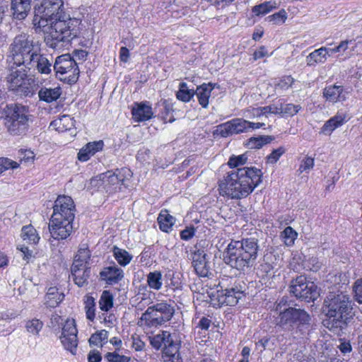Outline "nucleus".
I'll return each instance as SVG.
<instances>
[{
  "label": "nucleus",
  "instance_id": "obj_42",
  "mask_svg": "<svg viewBox=\"0 0 362 362\" xmlns=\"http://www.w3.org/2000/svg\"><path fill=\"white\" fill-rule=\"evenodd\" d=\"M113 306V296L108 291L102 293L99 300V307L103 311H108Z\"/></svg>",
  "mask_w": 362,
  "mask_h": 362
},
{
  "label": "nucleus",
  "instance_id": "obj_41",
  "mask_svg": "<svg viewBox=\"0 0 362 362\" xmlns=\"http://www.w3.org/2000/svg\"><path fill=\"white\" fill-rule=\"evenodd\" d=\"M194 95V90L189 89L186 83L182 82L179 85V90L176 93L177 98L182 102H189Z\"/></svg>",
  "mask_w": 362,
  "mask_h": 362
},
{
  "label": "nucleus",
  "instance_id": "obj_19",
  "mask_svg": "<svg viewBox=\"0 0 362 362\" xmlns=\"http://www.w3.org/2000/svg\"><path fill=\"white\" fill-rule=\"evenodd\" d=\"M248 121L242 118L231 119L218 125V130L222 137L238 134L248 131Z\"/></svg>",
  "mask_w": 362,
  "mask_h": 362
},
{
  "label": "nucleus",
  "instance_id": "obj_64",
  "mask_svg": "<svg viewBox=\"0 0 362 362\" xmlns=\"http://www.w3.org/2000/svg\"><path fill=\"white\" fill-rule=\"evenodd\" d=\"M267 55V50L264 46L260 47L259 49H257V51H255L253 54L255 60H257L259 59L263 58Z\"/></svg>",
  "mask_w": 362,
  "mask_h": 362
},
{
  "label": "nucleus",
  "instance_id": "obj_20",
  "mask_svg": "<svg viewBox=\"0 0 362 362\" xmlns=\"http://www.w3.org/2000/svg\"><path fill=\"white\" fill-rule=\"evenodd\" d=\"M243 292L233 288L216 291V293H211V298L216 300L220 305L233 306L236 305L238 300L243 296Z\"/></svg>",
  "mask_w": 362,
  "mask_h": 362
},
{
  "label": "nucleus",
  "instance_id": "obj_17",
  "mask_svg": "<svg viewBox=\"0 0 362 362\" xmlns=\"http://www.w3.org/2000/svg\"><path fill=\"white\" fill-rule=\"evenodd\" d=\"M24 67L28 70H36L42 75H49L52 72L53 65L52 60L46 54L41 52L40 47H39L38 49L28 61V64H25Z\"/></svg>",
  "mask_w": 362,
  "mask_h": 362
},
{
  "label": "nucleus",
  "instance_id": "obj_22",
  "mask_svg": "<svg viewBox=\"0 0 362 362\" xmlns=\"http://www.w3.org/2000/svg\"><path fill=\"white\" fill-rule=\"evenodd\" d=\"M101 279L107 283L112 284L120 281L124 278V272L117 266L105 267L100 273Z\"/></svg>",
  "mask_w": 362,
  "mask_h": 362
},
{
  "label": "nucleus",
  "instance_id": "obj_58",
  "mask_svg": "<svg viewBox=\"0 0 362 362\" xmlns=\"http://www.w3.org/2000/svg\"><path fill=\"white\" fill-rule=\"evenodd\" d=\"M17 248L20 250L21 256L27 262H28L33 257V251L28 250L27 247L21 246V247H18Z\"/></svg>",
  "mask_w": 362,
  "mask_h": 362
},
{
  "label": "nucleus",
  "instance_id": "obj_57",
  "mask_svg": "<svg viewBox=\"0 0 362 362\" xmlns=\"http://www.w3.org/2000/svg\"><path fill=\"white\" fill-rule=\"evenodd\" d=\"M195 229L194 227H187L180 233V238L184 240H188L194 235Z\"/></svg>",
  "mask_w": 362,
  "mask_h": 362
},
{
  "label": "nucleus",
  "instance_id": "obj_23",
  "mask_svg": "<svg viewBox=\"0 0 362 362\" xmlns=\"http://www.w3.org/2000/svg\"><path fill=\"white\" fill-rule=\"evenodd\" d=\"M104 144L102 140L89 142L84 147L80 149L78 153V159L80 161H87L95 153L102 151Z\"/></svg>",
  "mask_w": 362,
  "mask_h": 362
},
{
  "label": "nucleus",
  "instance_id": "obj_60",
  "mask_svg": "<svg viewBox=\"0 0 362 362\" xmlns=\"http://www.w3.org/2000/svg\"><path fill=\"white\" fill-rule=\"evenodd\" d=\"M130 54L129 49L126 47H122L119 50V59L123 62H128Z\"/></svg>",
  "mask_w": 362,
  "mask_h": 362
},
{
  "label": "nucleus",
  "instance_id": "obj_35",
  "mask_svg": "<svg viewBox=\"0 0 362 362\" xmlns=\"http://www.w3.org/2000/svg\"><path fill=\"white\" fill-rule=\"evenodd\" d=\"M112 252L115 259L122 267L127 266L132 260L133 256L129 252L124 249L118 247L117 246L113 247Z\"/></svg>",
  "mask_w": 362,
  "mask_h": 362
},
{
  "label": "nucleus",
  "instance_id": "obj_34",
  "mask_svg": "<svg viewBox=\"0 0 362 362\" xmlns=\"http://www.w3.org/2000/svg\"><path fill=\"white\" fill-rule=\"evenodd\" d=\"M175 221V218L167 210H162L158 217L160 229L163 232L168 233L171 230Z\"/></svg>",
  "mask_w": 362,
  "mask_h": 362
},
{
  "label": "nucleus",
  "instance_id": "obj_26",
  "mask_svg": "<svg viewBox=\"0 0 362 362\" xmlns=\"http://www.w3.org/2000/svg\"><path fill=\"white\" fill-rule=\"evenodd\" d=\"M329 55V49L322 47L310 53L306 57L307 65L315 66L317 64H323L326 62Z\"/></svg>",
  "mask_w": 362,
  "mask_h": 362
},
{
  "label": "nucleus",
  "instance_id": "obj_59",
  "mask_svg": "<svg viewBox=\"0 0 362 362\" xmlns=\"http://www.w3.org/2000/svg\"><path fill=\"white\" fill-rule=\"evenodd\" d=\"M73 58L76 61H83L88 56V52L83 49H76L73 52Z\"/></svg>",
  "mask_w": 362,
  "mask_h": 362
},
{
  "label": "nucleus",
  "instance_id": "obj_43",
  "mask_svg": "<svg viewBox=\"0 0 362 362\" xmlns=\"http://www.w3.org/2000/svg\"><path fill=\"white\" fill-rule=\"evenodd\" d=\"M298 237L297 232L291 226H287L281 232V238L287 246H292Z\"/></svg>",
  "mask_w": 362,
  "mask_h": 362
},
{
  "label": "nucleus",
  "instance_id": "obj_63",
  "mask_svg": "<svg viewBox=\"0 0 362 362\" xmlns=\"http://www.w3.org/2000/svg\"><path fill=\"white\" fill-rule=\"evenodd\" d=\"M132 347L137 351H141L145 347V343L138 337H133Z\"/></svg>",
  "mask_w": 362,
  "mask_h": 362
},
{
  "label": "nucleus",
  "instance_id": "obj_36",
  "mask_svg": "<svg viewBox=\"0 0 362 362\" xmlns=\"http://www.w3.org/2000/svg\"><path fill=\"white\" fill-rule=\"evenodd\" d=\"M21 238L30 244H37L40 240V236L36 229L32 225L25 226L21 229Z\"/></svg>",
  "mask_w": 362,
  "mask_h": 362
},
{
  "label": "nucleus",
  "instance_id": "obj_27",
  "mask_svg": "<svg viewBox=\"0 0 362 362\" xmlns=\"http://www.w3.org/2000/svg\"><path fill=\"white\" fill-rule=\"evenodd\" d=\"M214 88V86H213L211 83H203L202 85L198 86L194 91V95H197L199 103L202 105V107L206 108L208 107L209 99Z\"/></svg>",
  "mask_w": 362,
  "mask_h": 362
},
{
  "label": "nucleus",
  "instance_id": "obj_16",
  "mask_svg": "<svg viewBox=\"0 0 362 362\" xmlns=\"http://www.w3.org/2000/svg\"><path fill=\"white\" fill-rule=\"evenodd\" d=\"M77 334L75 320H67L62 327L60 339L64 348L74 355L76 354L78 346Z\"/></svg>",
  "mask_w": 362,
  "mask_h": 362
},
{
  "label": "nucleus",
  "instance_id": "obj_4",
  "mask_svg": "<svg viewBox=\"0 0 362 362\" xmlns=\"http://www.w3.org/2000/svg\"><path fill=\"white\" fill-rule=\"evenodd\" d=\"M352 310L351 300L343 293L330 292L324 300V312L328 318L327 327L341 328Z\"/></svg>",
  "mask_w": 362,
  "mask_h": 362
},
{
  "label": "nucleus",
  "instance_id": "obj_52",
  "mask_svg": "<svg viewBox=\"0 0 362 362\" xmlns=\"http://www.w3.org/2000/svg\"><path fill=\"white\" fill-rule=\"evenodd\" d=\"M105 358L108 362H129L130 361L129 357L119 355L116 351L107 353Z\"/></svg>",
  "mask_w": 362,
  "mask_h": 362
},
{
  "label": "nucleus",
  "instance_id": "obj_50",
  "mask_svg": "<svg viewBox=\"0 0 362 362\" xmlns=\"http://www.w3.org/2000/svg\"><path fill=\"white\" fill-rule=\"evenodd\" d=\"M281 112L280 114H284L288 116H293L301 109V107L298 105L294 104H286L284 105L283 104H280Z\"/></svg>",
  "mask_w": 362,
  "mask_h": 362
},
{
  "label": "nucleus",
  "instance_id": "obj_18",
  "mask_svg": "<svg viewBox=\"0 0 362 362\" xmlns=\"http://www.w3.org/2000/svg\"><path fill=\"white\" fill-rule=\"evenodd\" d=\"M72 222L73 220L51 218L48 226L51 236L59 240L67 238L73 230Z\"/></svg>",
  "mask_w": 362,
  "mask_h": 362
},
{
  "label": "nucleus",
  "instance_id": "obj_15",
  "mask_svg": "<svg viewBox=\"0 0 362 362\" xmlns=\"http://www.w3.org/2000/svg\"><path fill=\"white\" fill-rule=\"evenodd\" d=\"M75 205L71 197L69 196H59L54 202L53 214L51 218L74 219Z\"/></svg>",
  "mask_w": 362,
  "mask_h": 362
},
{
  "label": "nucleus",
  "instance_id": "obj_51",
  "mask_svg": "<svg viewBox=\"0 0 362 362\" xmlns=\"http://www.w3.org/2000/svg\"><path fill=\"white\" fill-rule=\"evenodd\" d=\"M19 163L7 158H0V174L8 169H16Z\"/></svg>",
  "mask_w": 362,
  "mask_h": 362
},
{
  "label": "nucleus",
  "instance_id": "obj_54",
  "mask_svg": "<svg viewBox=\"0 0 362 362\" xmlns=\"http://www.w3.org/2000/svg\"><path fill=\"white\" fill-rule=\"evenodd\" d=\"M353 291L356 300L362 304V278L357 279L353 286Z\"/></svg>",
  "mask_w": 362,
  "mask_h": 362
},
{
  "label": "nucleus",
  "instance_id": "obj_2",
  "mask_svg": "<svg viewBox=\"0 0 362 362\" xmlns=\"http://www.w3.org/2000/svg\"><path fill=\"white\" fill-rule=\"evenodd\" d=\"M76 19L64 18L58 16L47 20L45 24L33 25L35 29L43 32L46 35L45 42L50 48L57 49L68 45L78 35Z\"/></svg>",
  "mask_w": 362,
  "mask_h": 362
},
{
  "label": "nucleus",
  "instance_id": "obj_53",
  "mask_svg": "<svg viewBox=\"0 0 362 362\" xmlns=\"http://www.w3.org/2000/svg\"><path fill=\"white\" fill-rule=\"evenodd\" d=\"M315 161L314 158L311 157H305L300 165L298 170L300 173L307 172L308 173L314 167Z\"/></svg>",
  "mask_w": 362,
  "mask_h": 362
},
{
  "label": "nucleus",
  "instance_id": "obj_45",
  "mask_svg": "<svg viewBox=\"0 0 362 362\" xmlns=\"http://www.w3.org/2000/svg\"><path fill=\"white\" fill-rule=\"evenodd\" d=\"M273 140L271 136H262L250 138L247 145L250 148H260L264 144L270 143Z\"/></svg>",
  "mask_w": 362,
  "mask_h": 362
},
{
  "label": "nucleus",
  "instance_id": "obj_6",
  "mask_svg": "<svg viewBox=\"0 0 362 362\" xmlns=\"http://www.w3.org/2000/svg\"><path fill=\"white\" fill-rule=\"evenodd\" d=\"M39 47V42L26 33L16 35L9 45L7 63L24 66Z\"/></svg>",
  "mask_w": 362,
  "mask_h": 362
},
{
  "label": "nucleus",
  "instance_id": "obj_39",
  "mask_svg": "<svg viewBox=\"0 0 362 362\" xmlns=\"http://www.w3.org/2000/svg\"><path fill=\"white\" fill-rule=\"evenodd\" d=\"M50 126L54 127L59 132H64L69 129L73 126V121L69 115H63L58 119L53 121Z\"/></svg>",
  "mask_w": 362,
  "mask_h": 362
},
{
  "label": "nucleus",
  "instance_id": "obj_49",
  "mask_svg": "<svg viewBox=\"0 0 362 362\" xmlns=\"http://www.w3.org/2000/svg\"><path fill=\"white\" fill-rule=\"evenodd\" d=\"M286 149L284 146H279L276 149H274L272 153L267 156V162L270 164L276 163L281 156L285 153Z\"/></svg>",
  "mask_w": 362,
  "mask_h": 362
},
{
  "label": "nucleus",
  "instance_id": "obj_24",
  "mask_svg": "<svg viewBox=\"0 0 362 362\" xmlns=\"http://www.w3.org/2000/svg\"><path fill=\"white\" fill-rule=\"evenodd\" d=\"M206 254L199 250L193 257V267L196 273L200 276H207L209 273V266L206 259Z\"/></svg>",
  "mask_w": 362,
  "mask_h": 362
},
{
  "label": "nucleus",
  "instance_id": "obj_14",
  "mask_svg": "<svg viewBox=\"0 0 362 362\" xmlns=\"http://www.w3.org/2000/svg\"><path fill=\"white\" fill-rule=\"evenodd\" d=\"M290 293L298 298L310 302L315 300L320 295L319 290L314 282L307 281L303 276H298L291 282Z\"/></svg>",
  "mask_w": 362,
  "mask_h": 362
},
{
  "label": "nucleus",
  "instance_id": "obj_11",
  "mask_svg": "<svg viewBox=\"0 0 362 362\" xmlns=\"http://www.w3.org/2000/svg\"><path fill=\"white\" fill-rule=\"evenodd\" d=\"M63 8V0H35L33 25H43L47 20L60 16L59 11H62Z\"/></svg>",
  "mask_w": 362,
  "mask_h": 362
},
{
  "label": "nucleus",
  "instance_id": "obj_46",
  "mask_svg": "<svg viewBox=\"0 0 362 362\" xmlns=\"http://www.w3.org/2000/svg\"><path fill=\"white\" fill-rule=\"evenodd\" d=\"M107 338L108 332L105 329H102L90 336L89 339V344L90 346H101L102 343L106 341Z\"/></svg>",
  "mask_w": 362,
  "mask_h": 362
},
{
  "label": "nucleus",
  "instance_id": "obj_32",
  "mask_svg": "<svg viewBox=\"0 0 362 362\" xmlns=\"http://www.w3.org/2000/svg\"><path fill=\"white\" fill-rule=\"evenodd\" d=\"M11 8L14 18L23 20L27 17L30 10V4L12 1Z\"/></svg>",
  "mask_w": 362,
  "mask_h": 362
},
{
  "label": "nucleus",
  "instance_id": "obj_3",
  "mask_svg": "<svg viewBox=\"0 0 362 362\" xmlns=\"http://www.w3.org/2000/svg\"><path fill=\"white\" fill-rule=\"evenodd\" d=\"M259 250L258 240L254 238L232 241L228 245L224 259L232 267L244 271L252 266Z\"/></svg>",
  "mask_w": 362,
  "mask_h": 362
},
{
  "label": "nucleus",
  "instance_id": "obj_9",
  "mask_svg": "<svg viewBox=\"0 0 362 362\" xmlns=\"http://www.w3.org/2000/svg\"><path fill=\"white\" fill-rule=\"evenodd\" d=\"M276 311L279 316L276 318V325L284 329L290 330L299 322L300 325H309L311 317L310 315L303 309L292 308L286 304L282 298L278 303Z\"/></svg>",
  "mask_w": 362,
  "mask_h": 362
},
{
  "label": "nucleus",
  "instance_id": "obj_28",
  "mask_svg": "<svg viewBox=\"0 0 362 362\" xmlns=\"http://www.w3.org/2000/svg\"><path fill=\"white\" fill-rule=\"evenodd\" d=\"M90 272V267H71V276L74 283L79 287L88 284Z\"/></svg>",
  "mask_w": 362,
  "mask_h": 362
},
{
  "label": "nucleus",
  "instance_id": "obj_47",
  "mask_svg": "<svg viewBox=\"0 0 362 362\" xmlns=\"http://www.w3.org/2000/svg\"><path fill=\"white\" fill-rule=\"evenodd\" d=\"M43 327V322L38 319H32L26 321L25 327L28 332L37 335Z\"/></svg>",
  "mask_w": 362,
  "mask_h": 362
},
{
  "label": "nucleus",
  "instance_id": "obj_5",
  "mask_svg": "<svg viewBox=\"0 0 362 362\" xmlns=\"http://www.w3.org/2000/svg\"><path fill=\"white\" fill-rule=\"evenodd\" d=\"M8 70L9 73L6 80L9 90L25 97H31L35 94L38 88V81L34 75H28L26 68L8 63Z\"/></svg>",
  "mask_w": 362,
  "mask_h": 362
},
{
  "label": "nucleus",
  "instance_id": "obj_56",
  "mask_svg": "<svg viewBox=\"0 0 362 362\" xmlns=\"http://www.w3.org/2000/svg\"><path fill=\"white\" fill-rule=\"evenodd\" d=\"M263 115H267V114H280L281 112V107L280 105H272L269 106L262 107Z\"/></svg>",
  "mask_w": 362,
  "mask_h": 362
},
{
  "label": "nucleus",
  "instance_id": "obj_1",
  "mask_svg": "<svg viewBox=\"0 0 362 362\" xmlns=\"http://www.w3.org/2000/svg\"><path fill=\"white\" fill-rule=\"evenodd\" d=\"M262 175L255 167L231 170L219 181L220 194L236 199L247 197L262 182Z\"/></svg>",
  "mask_w": 362,
  "mask_h": 362
},
{
  "label": "nucleus",
  "instance_id": "obj_21",
  "mask_svg": "<svg viewBox=\"0 0 362 362\" xmlns=\"http://www.w3.org/2000/svg\"><path fill=\"white\" fill-rule=\"evenodd\" d=\"M133 119L136 122L149 120L153 115V110L148 102L134 103L132 108Z\"/></svg>",
  "mask_w": 362,
  "mask_h": 362
},
{
  "label": "nucleus",
  "instance_id": "obj_62",
  "mask_svg": "<svg viewBox=\"0 0 362 362\" xmlns=\"http://www.w3.org/2000/svg\"><path fill=\"white\" fill-rule=\"evenodd\" d=\"M341 353L346 354L350 353L352 350L351 345L349 341H342L338 346Z\"/></svg>",
  "mask_w": 362,
  "mask_h": 362
},
{
  "label": "nucleus",
  "instance_id": "obj_55",
  "mask_svg": "<svg viewBox=\"0 0 362 362\" xmlns=\"http://www.w3.org/2000/svg\"><path fill=\"white\" fill-rule=\"evenodd\" d=\"M286 18V12L284 9L268 17L269 21L273 22L274 24L283 23L285 22Z\"/></svg>",
  "mask_w": 362,
  "mask_h": 362
},
{
  "label": "nucleus",
  "instance_id": "obj_25",
  "mask_svg": "<svg viewBox=\"0 0 362 362\" xmlns=\"http://www.w3.org/2000/svg\"><path fill=\"white\" fill-rule=\"evenodd\" d=\"M323 96L331 103L345 100L343 87L341 86H329L323 90Z\"/></svg>",
  "mask_w": 362,
  "mask_h": 362
},
{
  "label": "nucleus",
  "instance_id": "obj_31",
  "mask_svg": "<svg viewBox=\"0 0 362 362\" xmlns=\"http://www.w3.org/2000/svg\"><path fill=\"white\" fill-rule=\"evenodd\" d=\"M62 90L59 86L54 88H42L38 92V97L40 100L52 103L56 101L61 95Z\"/></svg>",
  "mask_w": 362,
  "mask_h": 362
},
{
  "label": "nucleus",
  "instance_id": "obj_44",
  "mask_svg": "<svg viewBox=\"0 0 362 362\" xmlns=\"http://www.w3.org/2000/svg\"><path fill=\"white\" fill-rule=\"evenodd\" d=\"M294 82V78L291 76H285L275 84V90L278 93H284L291 87Z\"/></svg>",
  "mask_w": 362,
  "mask_h": 362
},
{
  "label": "nucleus",
  "instance_id": "obj_37",
  "mask_svg": "<svg viewBox=\"0 0 362 362\" xmlns=\"http://www.w3.org/2000/svg\"><path fill=\"white\" fill-rule=\"evenodd\" d=\"M148 286L153 290L159 291L163 286V275L160 271L148 273L146 276Z\"/></svg>",
  "mask_w": 362,
  "mask_h": 362
},
{
  "label": "nucleus",
  "instance_id": "obj_61",
  "mask_svg": "<svg viewBox=\"0 0 362 362\" xmlns=\"http://www.w3.org/2000/svg\"><path fill=\"white\" fill-rule=\"evenodd\" d=\"M102 359L101 355L98 351H91L88 356V362H100Z\"/></svg>",
  "mask_w": 362,
  "mask_h": 362
},
{
  "label": "nucleus",
  "instance_id": "obj_30",
  "mask_svg": "<svg viewBox=\"0 0 362 362\" xmlns=\"http://www.w3.org/2000/svg\"><path fill=\"white\" fill-rule=\"evenodd\" d=\"M345 114L338 112L335 116L327 121L322 128V132L325 134L331 133L339 127L341 126L346 121Z\"/></svg>",
  "mask_w": 362,
  "mask_h": 362
},
{
  "label": "nucleus",
  "instance_id": "obj_8",
  "mask_svg": "<svg viewBox=\"0 0 362 362\" xmlns=\"http://www.w3.org/2000/svg\"><path fill=\"white\" fill-rule=\"evenodd\" d=\"M175 313L174 307L161 301L149 306L141 315L138 325L147 328L158 327L170 321Z\"/></svg>",
  "mask_w": 362,
  "mask_h": 362
},
{
  "label": "nucleus",
  "instance_id": "obj_10",
  "mask_svg": "<svg viewBox=\"0 0 362 362\" xmlns=\"http://www.w3.org/2000/svg\"><path fill=\"white\" fill-rule=\"evenodd\" d=\"M30 120V115L26 107L16 104L8 107L5 125L11 134H25L28 129Z\"/></svg>",
  "mask_w": 362,
  "mask_h": 362
},
{
  "label": "nucleus",
  "instance_id": "obj_29",
  "mask_svg": "<svg viewBox=\"0 0 362 362\" xmlns=\"http://www.w3.org/2000/svg\"><path fill=\"white\" fill-rule=\"evenodd\" d=\"M64 298V293L59 291L57 288L50 287L45 296V304L49 308H56Z\"/></svg>",
  "mask_w": 362,
  "mask_h": 362
},
{
  "label": "nucleus",
  "instance_id": "obj_7",
  "mask_svg": "<svg viewBox=\"0 0 362 362\" xmlns=\"http://www.w3.org/2000/svg\"><path fill=\"white\" fill-rule=\"evenodd\" d=\"M151 345L156 350L162 349L164 362H183L180 351V342L177 340L175 333L160 331L156 334L148 336Z\"/></svg>",
  "mask_w": 362,
  "mask_h": 362
},
{
  "label": "nucleus",
  "instance_id": "obj_38",
  "mask_svg": "<svg viewBox=\"0 0 362 362\" xmlns=\"http://www.w3.org/2000/svg\"><path fill=\"white\" fill-rule=\"evenodd\" d=\"M277 8V4L275 1H269L255 6L252 11L257 16H262Z\"/></svg>",
  "mask_w": 362,
  "mask_h": 362
},
{
  "label": "nucleus",
  "instance_id": "obj_13",
  "mask_svg": "<svg viewBox=\"0 0 362 362\" xmlns=\"http://www.w3.org/2000/svg\"><path fill=\"white\" fill-rule=\"evenodd\" d=\"M53 69L61 81L69 84L76 83L79 76L78 63L69 54L57 57Z\"/></svg>",
  "mask_w": 362,
  "mask_h": 362
},
{
  "label": "nucleus",
  "instance_id": "obj_12",
  "mask_svg": "<svg viewBox=\"0 0 362 362\" xmlns=\"http://www.w3.org/2000/svg\"><path fill=\"white\" fill-rule=\"evenodd\" d=\"M132 175L129 168H122L100 175V181L106 192L112 194L121 191L123 186L127 187L126 182L131 179Z\"/></svg>",
  "mask_w": 362,
  "mask_h": 362
},
{
  "label": "nucleus",
  "instance_id": "obj_33",
  "mask_svg": "<svg viewBox=\"0 0 362 362\" xmlns=\"http://www.w3.org/2000/svg\"><path fill=\"white\" fill-rule=\"evenodd\" d=\"M90 252L88 247L86 245H81L79 247L78 252L74 257L72 267H88L87 264L88 259H90Z\"/></svg>",
  "mask_w": 362,
  "mask_h": 362
},
{
  "label": "nucleus",
  "instance_id": "obj_40",
  "mask_svg": "<svg viewBox=\"0 0 362 362\" xmlns=\"http://www.w3.org/2000/svg\"><path fill=\"white\" fill-rule=\"evenodd\" d=\"M84 309L86 318L93 322L95 317L96 304L92 296H86L84 298Z\"/></svg>",
  "mask_w": 362,
  "mask_h": 362
},
{
  "label": "nucleus",
  "instance_id": "obj_48",
  "mask_svg": "<svg viewBox=\"0 0 362 362\" xmlns=\"http://www.w3.org/2000/svg\"><path fill=\"white\" fill-rule=\"evenodd\" d=\"M247 157L246 154H241L239 156L233 155L230 157L228 165L230 168H239V166L243 165L247 163Z\"/></svg>",
  "mask_w": 362,
  "mask_h": 362
}]
</instances>
